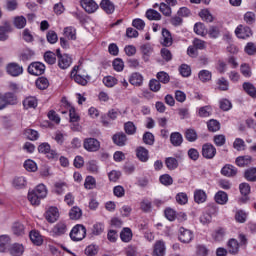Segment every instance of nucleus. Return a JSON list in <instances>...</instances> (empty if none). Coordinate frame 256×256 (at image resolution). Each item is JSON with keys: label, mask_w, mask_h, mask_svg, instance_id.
<instances>
[{"label": "nucleus", "mask_w": 256, "mask_h": 256, "mask_svg": "<svg viewBox=\"0 0 256 256\" xmlns=\"http://www.w3.org/2000/svg\"><path fill=\"white\" fill-rule=\"evenodd\" d=\"M71 79L78 85L85 87L91 81V77L81 66H74L70 73Z\"/></svg>", "instance_id": "obj_1"}, {"label": "nucleus", "mask_w": 256, "mask_h": 256, "mask_svg": "<svg viewBox=\"0 0 256 256\" xmlns=\"http://www.w3.org/2000/svg\"><path fill=\"white\" fill-rule=\"evenodd\" d=\"M9 105H17V95L12 92L0 93V111L7 109Z\"/></svg>", "instance_id": "obj_2"}, {"label": "nucleus", "mask_w": 256, "mask_h": 256, "mask_svg": "<svg viewBox=\"0 0 256 256\" xmlns=\"http://www.w3.org/2000/svg\"><path fill=\"white\" fill-rule=\"evenodd\" d=\"M62 109H66V110H61L60 113H62V115H65L67 113V111H69V117H70V121L71 123H77L80 119L79 114H77V112L75 111V107L71 106V103H69V101H67V99L63 98L62 99V105H61Z\"/></svg>", "instance_id": "obj_3"}, {"label": "nucleus", "mask_w": 256, "mask_h": 256, "mask_svg": "<svg viewBox=\"0 0 256 256\" xmlns=\"http://www.w3.org/2000/svg\"><path fill=\"white\" fill-rule=\"evenodd\" d=\"M85 237H87V228H85L83 224L75 225L70 231V238L72 239V241H83Z\"/></svg>", "instance_id": "obj_4"}, {"label": "nucleus", "mask_w": 256, "mask_h": 256, "mask_svg": "<svg viewBox=\"0 0 256 256\" xmlns=\"http://www.w3.org/2000/svg\"><path fill=\"white\" fill-rule=\"evenodd\" d=\"M83 148L85 151H88V153H97V151L101 149V142L96 138H85L83 141Z\"/></svg>", "instance_id": "obj_5"}, {"label": "nucleus", "mask_w": 256, "mask_h": 256, "mask_svg": "<svg viewBox=\"0 0 256 256\" xmlns=\"http://www.w3.org/2000/svg\"><path fill=\"white\" fill-rule=\"evenodd\" d=\"M39 153H43L46 155L47 159H58L59 154H57V151L51 149V145L49 143L44 142L38 146Z\"/></svg>", "instance_id": "obj_6"}, {"label": "nucleus", "mask_w": 256, "mask_h": 256, "mask_svg": "<svg viewBox=\"0 0 256 256\" xmlns=\"http://www.w3.org/2000/svg\"><path fill=\"white\" fill-rule=\"evenodd\" d=\"M58 67L60 69H69L73 63V58L68 54H61V51L57 50Z\"/></svg>", "instance_id": "obj_7"}, {"label": "nucleus", "mask_w": 256, "mask_h": 256, "mask_svg": "<svg viewBox=\"0 0 256 256\" xmlns=\"http://www.w3.org/2000/svg\"><path fill=\"white\" fill-rule=\"evenodd\" d=\"M67 224L63 221L58 222L53 226V228L50 230L51 237H61L67 233Z\"/></svg>", "instance_id": "obj_8"}, {"label": "nucleus", "mask_w": 256, "mask_h": 256, "mask_svg": "<svg viewBox=\"0 0 256 256\" xmlns=\"http://www.w3.org/2000/svg\"><path fill=\"white\" fill-rule=\"evenodd\" d=\"M46 221H48V223H55L59 220L60 214H59V208L55 207V206H50L44 215Z\"/></svg>", "instance_id": "obj_9"}, {"label": "nucleus", "mask_w": 256, "mask_h": 256, "mask_svg": "<svg viewBox=\"0 0 256 256\" xmlns=\"http://www.w3.org/2000/svg\"><path fill=\"white\" fill-rule=\"evenodd\" d=\"M34 195L37 200L34 201V205H40L41 199L47 197V187L44 184H39L34 190Z\"/></svg>", "instance_id": "obj_10"}, {"label": "nucleus", "mask_w": 256, "mask_h": 256, "mask_svg": "<svg viewBox=\"0 0 256 256\" xmlns=\"http://www.w3.org/2000/svg\"><path fill=\"white\" fill-rule=\"evenodd\" d=\"M217 155V148L213 144L206 143L202 146V157L204 159H213Z\"/></svg>", "instance_id": "obj_11"}, {"label": "nucleus", "mask_w": 256, "mask_h": 256, "mask_svg": "<svg viewBox=\"0 0 256 256\" xmlns=\"http://www.w3.org/2000/svg\"><path fill=\"white\" fill-rule=\"evenodd\" d=\"M80 4L86 13H95L99 9V5L95 0H80Z\"/></svg>", "instance_id": "obj_12"}, {"label": "nucleus", "mask_w": 256, "mask_h": 256, "mask_svg": "<svg viewBox=\"0 0 256 256\" xmlns=\"http://www.w3.org/2000/svg\"><path fill=\"white\" fill-rule=\"evenodd\" d=\"M235 35L238 37V39H247L253 35V32L251 31L250 27L239 25L235 29Z\"/></svg>", "instance_id": "obj_13"}, {"label": "nucleus", "mask_w": 256, "mask_h": 256, "mask_svg": "<svg viewBox=\"0 0 256 256\" xmlns=\"http://www.w3.org/2000/svg\"><path fill=\"white\" fill-rule=\"evenodd\" d=\"M193 237V231L183 227L179 229V241H181V243H191Z\"/></svg>", "instance_id": "obj_14"}, {"label": "nucleus", "mask_w": 256, "mask_h": 256, "mask_svg": "<svg viewBox=\"0 0 256 256\" xmlns=\"http://www.w3.org/2000/svg\"><path fill=\"white\" fill-rule=\"evenodd\" d=\"M6 71L8 75H11L12 77H19V75L23 73V67L15 62H12L7 65Z\"/></svg>", "instance_id": "obj_15"}, {"label": "nucleus", "mask_w": 256, "mask_h": 256, "mask_svg": "<svg viewBox=\"0 0 256 256\" xmlns=\"http://www.w3.org/2000/svg\"><path fill=\"white\" fill-rule=\"evenodd\" d=\"M13 31V27L9 21H4L3 25L0 26V41H7L9 39V35L7 33H11Z\"/></svg>", "instance_id": "obj_16"}, {"label": "nucleus", "mask_w": 256, "mask_h": 256, "mask_svg": "<svg viewBox=\"0 0 256 256\" xmlns=\"http://www.w3.org/2000/svg\"><path fill=\"white\" fill-rule=\"evenodd\" d=\"M167 251V247L165 246V242L163 240H158L154 244L153 256H165Z\"/></svg>", "instance_id": "obj_17"}, {"label": "nucleus", "mask_w": 256, "mask_h": 256, "mask_svg": "<svg viewBox=\"0 0 256 256\" xmlns=\"http://www.w3.org/2000/svg\"><path fill=\"white\" fill-rule=\"evenodd\" d=\"M239 241H237V239L235 238H231L230 240H228L227 242V249H228V253L230 255H238L239 254Z\"/></svg>", "instance_id": "obj_18"}, {"label": "nucleus", "mask_w": 256, "mask_h": 256, "mask_svg": "<svg viewBox=\"0 0 256 256\" xmlns=\"http://www.w3.org/2000/svg\"><path fill=\"white\" fill-rule=\"evenodd\" d=\"M136 157L142 163H147V161H149V150L142 146L138 147L136 149Z\"/></svg>", "instance_id": "obj_19"}, {"label": "nucleus", "mask_w": 256, "mask_h": 256, "mask_svg": "<svg viewBox=\"0 0 256 256\" xmlns=\"http://www.w3.org/2000/svg\"><path fill=\"white\" fill-rule=\"evenodd\" d=\"M161 43L164 47H171V45H173V36H171V32L165 28L162 29Z\"/></svg>", "instance_id": "obj_20"}, {"label": "nucleus", "mask_w": 256, "mask_h": 256, "mask_svg": "<svg viewBox=\"0 0 256 256\" xmlns=\"http://www.w3.org/2000/svg\"><path fill=\"white\" fill-rule=\"evenodd\" d=\"M221 175L224 177H235L237 175V168L231 164H226L221 169Z\"/></svg>", "instance_id": "obj_21"}, {"label": "nucleus", "mask_w": 256, "mask_h": 256, "mask_svg": "<svg viewBox=\"0 0 256 256\" xmlns=\"http://www.w3.org/2000/svg\"><path fill=\"white\" fill-rule=\"evenodd\" d=\"M129 83L134 87H141V85H143V75L139 72L132 73L129 78Z\"/></svg>", "instance_id": "obj_22"}, {"label": "nucleus", "mask_w": 256, "mask_h": 256, "mask_svg": "<svg viewBox=\"0 0 256 256\" xmlns=\"http://www.w3.org/2000/svg\"><path fill=\"white\" fill-rule=\"evenodd\" d=\"M214 200L218 205H227L229 196L227 195V192L220 190L215 194Z\"/></svg>", "instance_id": "obj_23"}, {"label": "nucleus", "mask_w": 256, "mask_h": 256, "mask_svg": "<svg viewBox=\"0 0 256 256\" xmlns=\"http://www.w3.org/2000/svg\"><path fill=\"white\" fill-rule=\"evenodd\" d=\"M101 9L107 13V15H111L115 13V4L111 2L110 0H102L100 3Z\"/></svg>", "instance_id": "obj_24"}, {"label": "nucleus", "mask_w": 256, "mask_h": 256, "mask_svg": "<svg viewBox=\"0 0 256 256\" xmlns=\"http://www.w3.org/2000/svg\"><path fill=\"white\" fill-rule=\"evenodd\" d=\"M120 239L123 243H129L133 239V231L131 228H123L120 232Z\"/></svg>", "instance_id": "obj_25"}, {"label": "nucleus", "mask_w": 256, "mask_h": 256, "mask_svg": "<svg viewBox=\"0 0 256 256\" xmlns=\"http://www.w3.org/2000/svg\"><path fill=\"white\" fill-rule=\"evenodd\" d=\"M194 201L195 203L201 204L207 201V193L204 190L197 189L194 191Z\"/></svg>", "instance_id": "obj_26"}, {"label": "nucleus", "mask_w": 256, "mask_h": 256, "mask_svg": "<svg viewBox=\"0 0 256 256\" xmlns=\"http://www.w3.org/2000/svg\"><path fill=\"white\" fill-rule=\"evenodd\" d=\"M170 143H172L174 147H181L183 143V135L179 132H173L170 135Z\"/></svg>", "instance_id": "obj_27"}, {"label": "nucleus", "mask_w": 256, "mask_h": 256, "mask_svg": "<svg viewBox=\"0 0 256 256\" xmlns=\"http://www.w3.org/2000/svg\"><path fill=\"white\" fill-rule=\"evenodd\" d=\"M23 253H25L23 244L15 243L10 247V255L12 256H21Z\"/></svg>", "instance_id": "obj_28"}, {"label": "nucleus", "mask_w": 256, "mask_h": 256, "mask_svg": "<svg viewBox=\"0 0 256 256\" xmlns=\"http://www.w3.org/2000/svg\"><path fill=\"white\" fill-rule=\"evenodd\" d=\"M12 232L16 237H23L25 235V226L20 222H15L12 225Z\"/></svg>", "instance_id": "obj_29"}, {"label": "nucleus", "mask_w": 256, "mask_h": 256, "mask_svg": "<svg viewBox=\"0 0 256 256\" xmlns=\"http://www.w3.org/2000/svg\"><path fill=\"white\" fill-rule=\"evenodd\" d=\"M112 139L115 145H118V147H124V145L127 143V135L124 133L115 134Z\"/></svg>", "instance_id": "obj_30"}, {"label": "nucleus", "mask_w": 256, "mask_h": 256, "mask_svg": "<svg viewBox=\"0 0 256 256\" xmlns=\"http://www.w3.org/2000/svg\"><path fill=\"white\" fill-rule=\"evenodd\" d=\"M9 243H11V238L9 237V235L0 236V253H5V251H7Z\"/></svg>", "instance_id": "obj_31"}, {"label": "nucleus", "mask_w": 256, "mask_h": 256, "mask_svg": "<svg viewBox=\"0 0 256 256\" xmlns=\"http://www.w3.org/2000/svg\"><path fill=\"white\" fill-rule=\"evenodd\" d=\"M242 87H243L245 93H247V95H249L253 99L256 98V88L253 86L252 83L244 82Z\"/></svg>", "instance_id": "obj_32"}, {"label": "nucleus", "mask_w": 256, "mask_h": 256, "mask_svg": "<svg viewBox=\"0 0 256 256\" xmlns=\"http://www.w3.org/2000/svg\"><path fill=\"white\" fill-rule=\"evenodd\" d=\"M212 77H213V74L209 70H201L198 73V79L202 83H207V82L211 81Z\"/></svg>", "instance_id": "obj_33"}, {"label": "nucleus", "mask_w": 256, "mask_h": 256, "mask_svg": "<svg viewBox=\"0 0 256 256\" xmlns=\"http://www.w3.org/2000/svg\"><path fill=\"white\" fill-rule=\"evenodd\" d=\"M165 165L169 171H175L179 167V161L176 158L168 157L165 159Z\"/></svg>", "instance_id": "obj_34"}, {"label": "nucleus", "mask_w": 256, "mask_h": 256, "mask_svg": "<svg viewBox=\"0 0 256 256\" xmlns=\"http://www.w3.org/2000/svg\"><path fill=\"white\" fill-rule=\"evenodd\" d=\"M35 85L40 91H45L49 87V80L46 77H39L35 81Z\"/></svg>", "instance_id": "obj_35"}, {"label": "nucleus", "mask_w": 256, "mask_h": 256, "mask_svg": "<svg viewBox=\"0 0 256 256\" xmlns=\"http://www.w3.org/2000/svg\"><path fill=\"white\" fill-rule=\"evenodd\" d=\"M251 161V156H239L236 158V165L238 167H247V165H251Z\"/></svg>", "instance_id": "obj_36"}, {"label": "nucleus", "mask_w": 256, "mask_h": 256, "mask_svg": "<svg viewBox=\"0 0 256 256\" xmlns=\"http://www.w3.org/2000/svg\"><path fill=\"white\" fill-rule=\"evenodd\" d=\"M64 35L67 37V39H70L71 41H75L77 39V30L73 28V26H68L64 28Z\"/></svg>", "instance_id": "obj_37"}, {"label": "nucleus", "mask_w": 256, "mask_h": 256, "mask_svg": "<svg viewBox=\"0 0 256 256\" xmlns=\"http://www.w3.org/2000/svg\"><path fill=\"white\" fill-rule=\"evenodd\" d=\"M13 24L16 29H24L25 25H27V19L24 16H16L14 17Z\"/></svg>", "instance_id": "obj_38"}, {"label": "nucleus", "mask_w": 256, "mask_h": 256, "mask_svg": "<svg viewBox=\"0 0 256 256\" xmlns=\"http://www.w3.org/2000/svg\"><path fill=\"white\" fill-rule=\"evenodd\" d=\"M146 17L149 21H161V14L157 10H147Z\"/></svg>", "instance_id": "obj_39"}, {"label": "nucleus", "mask_w": 256, "mask_h": 256, "mask_svg": "<svg viewBox=\"0 0 256 256\" xmlns=\"http://www.w3.org/2000/svg\"><path fill=\"white\" fill-rule=\"evenodd\" d=\"M33 75L39 76L45 73V64L41 62H34L33 63Z\"/></svg>", "instance_id": "obj_40"}, {"label": "nucleus", "mask_w": 256, "mask_h": 256, "mask_svg": "<svg viewBox=\"0 0 256 256\" xmlns=\"http://www.w3.org/2000/svg\"><path fill=\"white\" fill-rule=\"evenodd\" d=\"M141 52L143 53V59L144 61H149V55L153 53V47H151V44H144L141 46Z\"/></svg>", "instance_id": "obj_41"}, {"label": "nucleus", "mask_w": 256, "mask_h": 256, "mask_svg": "<svg viewBox=\"0 0 256 256\" xmlns=\"http://www.w3.org/2000/svg\"><path fill=\"white\" fill-rule=\"evenodd\" d=\"M225 235H227L225 228H218L214 231L212 237L215 239V241H223Z\"/></svg>", "instance_id": "obj_42"}, {"label": "nucleus", "mask_w": 256, "mask_h": 256, "mask_svg": "<svg viewBox=\"0 0 256 256\" xmlns=\"http://www.w3.org/2000/svg\"><path fill=\"white\" fill-rule=\"evenodd\" d=\"M84 187L88 190L95 189V187H97V181L95 180V177L87 176L84 182Z\"/></svg>", "instance_id": "obj_43"}, {"label": "nucleus", "mask_w": 256, "mask_h": 256, "mask_svg": "<svg viewBox=\"0 0 256 256\" xmlns=\"http://www.w3.org/2000/svg\"><path fill=\"white\" fill-rule=\"evenodd\" d=\"M199 17H201L202 21H207V23H212L213 15L208 9H203L199 12Z\"/></svg>", "instance_id": "obj_44"}, {"label": "nucleus", "mask_w": 256, "mask_h": 256, "mask_svg": "<svg viewBox=\"0 0 256 256\" xmlns=\"http://www.w3.org/2000/svg\"><path fill=\"white\" fill-rule=\"evenodd\" d=\"M44 61H46L48 65H55V63H57V55L51 51H48L44 54Z\"/></svg>", "instance_id": "obj_45"}, {"label": "nucleus", "mask_w": 256, "mask_h": 256, "mask_svg": "<svg viewBox=\"0 0 256 256\" xmlns=\"http://www.w3.org/2000/svg\"><path fill=\"white\" fill-rule=\"evenodd\" d=\"M244 177L247 181L255 182L256 181V167L247 169L244 173Z\"/></svg>", "instance_id": "obj_46"}, {"label": "nucleus", "mask_w": 256, "mask_h": 256, "mask_svg": "<svg viewBox=\"0 0 256 256\" xmlns=\"http://www.w3.org/2000/svg\"><path fill=\"white\" fill-rule=\"evenodd\" d=\"M243 19L247 25H253L256 21V15L254 12L248 11L244 14Z\"/></svg>", "instance_id": "obj_47"}, {"label": "nucleus", "mask_w": 256, "mask_h": 256, "mask_svg": "<svg viewBox=\"0 0 256 256\" xmlns=\"http://www.w3.org/2000/svg\"><path fill=\"white\" fill-rule=\"evenodd\" d=\"M12 185L15 187V189H23V187L27 185V180H25L23 177H15Z\"/></svg>", "instance_id": "obj_48"}, {"label": "nucleus", "mask_w": 256, "mask_h": 256, "mask_svg": "<svg viewBox=\"0 0 256 256\" xmlns=\"http://www.w3.org/2000/svg\"><path fill=\"white\" fill-rule=\"evenodd\" d=\"M208 131L215 133L221 129V124L217 120H210L207 122Z\"/></svg>", "instance_id": "obj_49"}, {"label": "nucleus", "mask_w": 256, "mask_h": 256, "mask_svg": "<svg viewBox=\"0 0 256 256\" xmlns=\"http://www.w3.org/2000/svg\"><path fill=\"white\" fill-rule=\"evenodd\" d=\"M194 32L196 35H201L203 37L207 35V28H205V24L203 23H196L194 25Z\"/></svg>", "instance_id": "obj_50"}, {"label": "nucleus", "mask_w": 256, "mask_h": 256, "mask_svg": "<svg viewBox=\"0 0 256 256\" xmlns=\"http://www.w3.org/2000/svg\"><path fill=\"white\" fill-rule=\"evenodd\" d=\"M185 137L187 139V141H189L190 143H193L195 141H197V132L194 129H187L185 131Z\"/></svg>", "instance_id": "obj_51"}, {"label": "nucleus", "mask_w": 256, "mask_h": 256, "mask_svg": "<svg viewBox=\"0 0 256 256\" xmlns=\"http://www.w3.org/2000/svg\"><path fill=\"white\" fill-rule=\"evenodd\" d=\"M82 215L83 212L80 210L79 207H73L69 212L70 219L73 220L81 219Z\"/></svg>", "instance_id": "obj_52"}, {"label": "nucleus", "mask_w": 256, "mask_h": 256, "mask_svg": "<svg viewBox=\"0 0 256 256\" xmlns=\"http://www.w3.org/2000/svg\"><path fill=\"white\" fill-rule=\"evenodd\" d=\"M176 201L179 205H187L189 197L187 196V193L180 192L176 195Z\"/></svg>", "instance_id": "obj_53"}, {"label": "nucleus", "mask_w": 256, "mask_h": 256, "mask_svg": "<svg viewBox=\"0 0 256 256\" xmlns=\"http://www.w3.org/2000/svg\"><path fill=\"white\" fill-rule=\"evenodd\" d=\"M99 253V246L92 244L86 247L85 255L87 256H95Z\"/></svg>", "instance_id": "obj_54"}, {"label": "nucleus", "mask_w": 256, "mask_h": 256, "mask_svg": "<svg viewBox=\"0 0 256 256\" xmlns=\"http://www.w3.org/2000/svg\"><path fill=\"white\" fill-rule=\"evenodd\" d=\"M125 132L127 135H135L137 132V127L133 122H126L124 125Z\"/></svg>", "instance_id": "obj_55"}, {"label": "nucleus", "mask_w": 256, "mask_h": 256, "mask_svg": "<svg viewBox=\"0 0 256 256\" xmlns=\"http://www.w3.org/2000/svg\"><path fill=\"white\" fill-rule=\"evenodd\" d=\"M54 187L58 195H63V193H65V189H67V183L59 181L54 184Z\"/></svg>", "instance_id": "obj_56"}, {"label": "nucleus", "mask_w": 256, "mask_h": 256, "mask_svg": "<svg viewBox=\"0 0 256 256\" xmlns=\"http://www.w3.org/2000/svg\"><path fill=\"white\" fill-rule=\"evenodd\" d=\"M105 231V224L104 223H96L92 227V234L94 235H101Z\"/></svg>", "instance_id": "obj_57"}, {"label": "nucleus", "mask_w": 256, "mask_h": 256, "mask_svg": "<svg viewBox=\"0 0 256 256\" xmlns=\"http://www.w3.org/2000/svg\"><path fill=\"white\" fill-rule=\"evenodd\" d=\"M86 169L90 171V173H98L99 166L97 165V161L91 160L88 163H86Z\"/></svg>", "instance_id": "obj_58"}, {"label": "nucleus", "mask_w": 256, "mask_h": 256, "mask_svg": "<svg viewBox=\"0 0 256 256\" xmlns=\"http://www.w3.org/2000/svg\"><path fill=\"white\" fill-rule=\"evenodd\" d=\"M156 77H157L159 83H164V85L169 83V81H170L169 74H167L164 71L158 72Z\"/></svg>", "instance_id": "obj_59"}, {"label": "nucleus", "mask_w": 256, "mask_h": 256, "mask_svg": "<svg viewBox=\"0 0 256 256\" xmlns=\"http://www.w3.org/2000/svg\"><path fill=\"white\" fill-rule=\"evenodd\" d=\"M235 219L238 223H245L247 221V212L238 210L235 214Z\"/></svg>", "instance_id": "obj_60"}, {"label": "nucleus", "mask_w": 256, "mask_h": 256, "mask_svg": "<svg viewBox=\"0 0 256 256\" xmlns=\"http://www.w3.org/2000/svg\"><path fill=\"white\" fill-rule=\"evenodd\" d=\"M103 83L106 87H115V85H117V80L113 76H106L103 78Z\"/></svg>", "instance_id": "obj_61"}, {"label": "nucleus", "mask_w": 256, "mask_h": 256, "mask_svg": "<svg viewBox=\"0 0 256 256\" xmlns=\"http://www.w3.org/2000/svg\"><path fill=\"white\" fill-rule=\"evenodd\" d=\"M149 87L151 91H153L154 93H157L158 91L161 90V82H159L156 79H152L149 82Z\"/></svg>", "instance_id": "obj_62"}, {"label": "nucleus", "mask_w": 256, "mask_h": 256, "mask_svg": "<svg viewBox=\"0 0 256 256\" xmlns=\"http://www.w3.org/2000/svg\"><path fill=\"white\" fill-rule=\"evenodd\" d=\"M199 117H210L211 116V107L204 106L200 107L198 110Z\"/></svg>", "instance_id": "obj_63"}, {"label": "nucleus", "mask_w": 256, "mask_h": 256, "mask_svg": "<svg viewBox=\"0 0 256 256\" xmlns=\"http://www.w3.org/2000/svg\"><path fill=\"white\" fill-rule=\"evenodd\" d=\"M126 256H137V246L135 245H128L125 248Z\"/></svg>", "instance_id": "obj_64"}]
</instances>
